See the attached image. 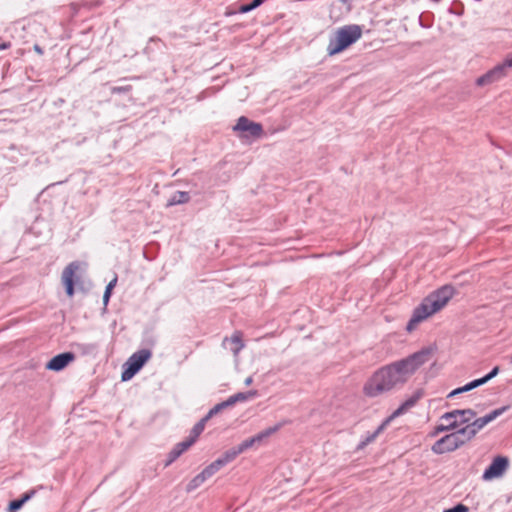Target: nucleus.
I'll return each instance as SVG.
<instances>
[{
    "label": "nucleus",
    "mask_w": 512,
    "mask_h": 512,
    "mask_svg": "<svg viewBox=\"0 0 512 512\" xmlns=\"http://www.w3.org/2000/svg\"><path fill=\"white\" fill-rule=\"evenodd\" d=\"M75 355L72 352H64L52 357L45 365L49 371L59 372L72 363Z\"/></svg>",
    "instance_id": "15"
},
{
    "label": "nucleus",
    "mask_w": 512,
    "mask_h": 512,
    "mask_svg": "<svg viewBox=\"0 0 512 512\" xmlns=\"http://www.w3.org/2000/svg\"><path fill=\"white\" fill-rule=\"evenodd\" d=\"M468 441L470 440L463 438V436L453 432L436 441L433 444L431 450L435 454H444L456 450Z\"/></svg>",
    "instance_id": "6"
},
{
    "label": "nucleus",
    "mask_w": 512,
    "mask_h": 512,
    "mask_svg": "<svg viewBox=\"0 0 512 512\" xmlns=\"http://www.w3.org/2000/svg\"><path fill=\"white\" fill-rule=\"evenodd\" d=\"M222 466L220 462L217 460L211 462L207 465L201 472H199L196 476H194L186 486L187 492H192L198 489L201 485H203L209 478H211L215 473H217Z\"/></svg>",
    "instance_id": "10"
},
{
    "label": "nucleus",
    "mask_w": 512,
    "mask_h": 512,
    "mask_svg": "<svg viewBox=\"0 0 512 512\" xmlns=\"http://www.w3.org/2000/svg\"><path fill=\"white\" fill-rule=\"evenodd\" d=\"M362 37V28L359 25H345L335 29L329 36L326 46L328 56H335L351 45L356 43Z\"/></svg>",
    "instance_id": "2"
},
{
    "label": "nucleus",
    "mask_w": 512,
    "mask_h": 512,
    "mask_svg": "<svg viewBox=\"0 0 512 512\" xmlns=\"http://www.w3.org/2000/svg\"><path fill=\"white\" fill-rule=\"evenodd\" d=\"M378 436L375 432L369 433L359 444L358 449L361 450L366 447L368 444L374 442Z\"/></svg>",
    "instance_id": "27"
},
{
    "label": "nucleus",
    "mask_w": 512,
    "mask_h": 512,
    "mask_svg": "<svg viewBox=\"0 0 512 512\" xmlns=\"http://www.w3.org/2000/svg\"><path fill=\"white\" fill-rule=\"evenodd\" d=\"M226 407H228V405L226 404V401H223V402L215 405L212 409L209 410V412L205 416L206 419L209 420L213 415L217 414L218 412H220L222 409H224Z\"/></svg>",
    "instance_id": "28"
},
{
    "label": "nucleus",
    "mask_w": 512,
    "mask_h": 512,
    "mask_svg": "<svg viewBox=\"0 0 512 512\" xmlns=\"http://www.w3.org/2000/svg\"><path fill=\"white\" fill-rule=\"evenodd\" d=\"M240 453L242 452L240 451L239 447H236L230 451L225 452L221 457H219L216 460L220 462V465L222 467H224L226 464L235 459Z\"/></svg>",
    "instance_id": "20"
},
{
    "label": "nucleus",
    "mask_w": 512,
    "mask_h": 512,
    "mask_svg": "<svg viewBox=\"0 0 512 512\" xmlns=\"http://www.w3.org/2000/svg\"><path fill=\"white\" fill-rule=\"evenodd\" d=\"M434 347L423 348L405 358L377 368L365 381L362 393L374 399L403 385L428 361Z\"/></svg>",
    "instance_id": "1"
},
{
    "label": "nucleus",
    "mask_w": 512,
    "mask_h": 512,
    "mask_svg": "<svg viewBox=\"0 0 512 512\" xmlns=\"http://www.w3.org/2000/svg\"><path fill=\"white\" fill-rule=\"evenodd\" d=\"M262 2H263V0H253L252 3H250V4L242 5L239 8V12L247 13V12L257 8L258 6H260L262 4Z\"/></svg>",
    "instance_id": "26"
},
{
    "label": "nucleus",
    "mask_w": 512,
    "mask_h": 512,
    "mask_svg": "<svg viewBox=\"0 0 512 512\" xmlns=\"http://www.w3.org/2000/svg\"><path fill=\"white\" fill-rule=\"evenodd\" d=\"M194 439L193 438H188L186 439L185 441H182L180 443H178L169 453L168 455V463L167 464H170L172 463L173 461H175L184 451H186L193 443H194Z\"/></svg>",
    "instance_id": "17"
},
{
    "label": "nucleus",
    "mask_w": 512,
    "mask_h": 512,
    "mask_svg": "<svg viewBox=\"0 0 512 512\" xmlns=\"http://www.w3.org/2000/svg\"><path fill=\"white\" fill-rule=\"evenodd\" d=\"M34 491L24 494L20 499L11 501L8 506V512H16L19 510L28 500L32 498Z\"/></svg>",
    "instance_id": "19"
},
{
    "label": "nucleus",
    "mask_w": 512,
    "mask_h": 512,
    "mask_svg": "<svg viewBox=\"0 0 512 512\" xmlns=\"http://www.w3.org/2000/svg\"><path fill=\"white\" fill-rule=\"evenodd\" d=\"M208 421V419H206V417H204L203 419H201L192 429L191 431V435H190V438H193L194 441H196V439L198 438V436L202 433V431L204 430V427H205V424L206 422Z\"/></svg>",
    "instance_id": "23"
},
{
    "label": "nucleus",
    "mask_w": 512,
    "mask_h": 512,
    "mask_svg": "<svg viewBox=\"0 0 512 512\" xmlns=\"http://www.w3.org/2000/svg\"><path fill=\"white\" fill-rule=\"evenodd\" d=\"M499 372V367H494L492 369V371L490 373H488L487 375H485L484 377L482 378H479V379H475L467 384H465L464 386L462 387H459V388H456L454 390H452L449 394H448V398H452L458 394H461V393H465V392H469L479 386H482L484 384H486L488 381H490L492 378H494Z\"/></svg>",
    "instance_id": "14"
},
{
    "label": "nucleus",
    "mask_w": 512,
    "mask_h": 512,
    "mask_svg": "<svg viewBox=\"0 0 512 512\" xmlns=\"http://www.w3.org/2000/svg\"><path fill=\"white\" fill-rule=\"evenodd\" d=\"M508 468V459L503 456H498L493 459L492 463L483 473L484 481H491L500 478L504 475Z\"/></svg>",
    "instance_id": "12"
},
{
    "label": "nucleus",
    "mask_w": 512,
    "mask_h": 512,
    "mask_svg": "<svg viewBox=\"0 0 512 512\" xmlns=\"http://www.w3.org/2000/svg\"><path fill=\"white\" fill-rule=\"evenodd\" d=\"M455 294L452 286L445 285L427 296L424 300L427 302L432 312L437 313L443 309Z\"/></svg>",
    "instance_id": "5"
},
{
    "label": "nucleus",
    "mask_w": 512,
    "mask_h": 512,
    "mask_svg": "<svg viewBox=\"0 0 512 512\" xmlns=\"http://www.w3.org/2000/svg\"><path fill=\"white\" fill-rule=\"evenodd\" d=\"M116 283H117V277L114 276L113 279L107 284L105 290L112 293V290L115 287Z\"/></svg>",
    "instance_id": "32"
},
{
    "label": "nucleus",
    "mask_w": 512,
    "mask_h": 512,
    "mask_svg": "<svg viewBox=\"0 0 512 512\" xmlns=\"http://www.w3.org/2000/svg\"><path fill=\"white\" fill-rule=\"evenodd\" d=\"M8 47H9V44L8 43H4V44L0 45V50L6 49Z\"/></svg>",
    "instance_id": "36"
},
{
    "label": "nucleus",
    "mask_w": 512,
    "mask_h": 512,
    "mask_svg": "<svg viewBox=\"0 0 512 512\" xmlns=\"http://www.w3.org/2000/svg\"><path fill=\"white\" fill-rule=\"evenodd\" d=\"M233 131L239 133L242 138H259L262 134V126L242 116L238 118L236 124L233 126Z\"/></svg>",
    "instance_id": "9"
},
{
    "label": "nucleus",
    "mask_w": 512,
    "mask_h": 512,
    "mask_svg": "<svg viewBox=\"0 0 512 512\" xmlns=\"http://www.w3.org/2000/svg\"><path fill=\"white\" fill-rule=\"evenodd\" d=\"M274 477H283L284 481L287 483H296L300 485L305 484L309 479L308 473L305 472L301 475H298L297 473L293 472V469L291 467L277 469L274 473Z\"/></svg>",
    "instance_id": "16"
},
{
    "label": "nucleus",
    "mask_w": 512,
    "mask_h": 512,
    "mask_svg": "<svg viewBox=\"0 0 512 512\" xmlns=\"http://www.w3.org/2000/svg\"><path fill=\"white\" fill-rule=\"evenodd\" d=\"M510 66H507V62L504 60L501 64L496 65L485 74L481 75L476 79V85L486 86L494 82H497L507 75Z\"/></svg>",
    "instance_id": "11"
},
{
    "label": "nucleus",
    "mask_w": 512,
    "mask_h": 512,
    "mask_svg": "<svg viewBox=\"0 0 512 512\" xmlns=\"http://www.w3.org/2000/svg\"><path fill=\"white\" fill-rule=\"evenodd\" d=\"M254 445H257L254 438L253 437H250L244 441H242L238 447L240 449L241 452H244L245 450L253 447Z\"/></svg>",
    "instance_id": "29"
},
{
    "label": "nucleus",
    "mask_w": 512,
    "mask_h": 512,
    "mask_svg": "<svg viewBox=\"0 0 512 512\" xmlns=\"http://www.w3.org/2000/svg\"><path fill=\"white\" fill-rule=\"evenodd\" d=\"M417 398H410L404 401L399 405L397 409H395L387 418L392 422L397 417L403 415L408 409L413 407L416 404Z\"/></svg>",
    "instance_id": "18"
},
{
    "label": "nucleus",
    "mask_w": 512,
    "mask_h": 512,
    "mask_svg": "<svg viewBox=\"0 0 512 512\" xmlns=\"http://www.w3.org/2000/svg\"><path fill=\"white\" fill-rule=\"evenodd\" d=\"M244 383H245V385H247V386H248V385H250V384L252 383V377H248V378H246V379H245V381H244Z\"/></svg>",
    "instance_id": "34"
},
{
    "label": "nucleus",
    "mask_w": 512,
    "mask_h": 512,
    "mask_svg": "<svg viewBox=\"0 0 512 512\" xmlns=\"http://www.w3.org/2000/svg\"><path fill=\"white\" fill-rule=\"evenodd\" d=\"M85 265L81 262L74 261L68 264L62 272V282L65 286L66 294L69 297L74 295V283L80 281L81 273Z\"/></svg>",
    "instance_id": "4"
},
{
    "label": "nucleus",
    "mask_w": 512,
    "mask_h": 512,
    "mask_svg": "<svg viewBox=\"0 0 512 512\" xmlns=\"http://www.w3.org/2000/svg\"><path fill=\"white\" fill-rule=\"evenodd\" d=\"M110 296H111V292L105 290L104 294H103V304L105 306L108 304Z\"/></svg>",
    "instance_id": "33"
},
{
    "label": "nucleus",
    "mask_w": 512,
    "mask_h": 512,
    "mask_svg": "<svg viewBox=\"0 0 512 512\" xmlns=\"http://www.w3.org/2000/svg\"><path fill=\"white\" fill-rule=\"evenodd\" d=\"M277 429L276 428H268L264 431L259 432L258 434L252 436L256 442V444H261L265 439H267L270 435H272Z\"/></svg>",
    "instance_id": "24"
},
{
    "label": "nucleus",
    "mask_w": 512,
    "mask_h": 512,
    "mask_svg": "<svg viewBox=\"0 0 512 512\" xmlns=\"http://www.w3.org/2000/svg\"><path fill=\"white\" fill-rule=\"evenodd\" d=\"M189 200V194L187 192L179 191L175 193L169 200V205L185 203Z\"/></svg>",
    "instance_id": "22"
},
{
    "label": "nucleus",
    "mask_w": 512,
    "mask_h": 512,
    "mask_svg": "<svg viewBox=\"0 0 512 512\" xmlns=\"http://www.w3.org/2000/svg\"><path fill=\"white\" fill-rule=\"evenodd\" d=\"M233 347H232V351L234 353L235 356L238 355V353L243 349L244 347V343L242 342V340L240 339L239 336L237 335H233L230 339Z\"/></svg>",
    "instance_id": "25"
},
{
    "label": "nucleus",
    "mask_w": 512,
    "mask_h": 512,
    "mask_svg": "<svg viewBox=\"0 0 512 512\" xmlns=\"http://www.w3.org/2000/svg\"><path fill=\"white\" fill-rule=\"evenodd\" d=\"M150 358V352L147 350H141L131 355L126 363L121 375L122 381L130 380Z\"/></svg>",
    "instance_id": "7"
},
{
    "label": "nucleus",
    "mask_w": 512,
    "mask_h": 512,
    "mask_svg": "<svg viewBox=\"0 0 512 512\" xmlns=\"http://www.w3.org/2000/svg\"><path fill=\"white\" fill-rule=\"evenodd\" d=\"M434 314L435 313L432 312V309L429 307L427 302L423 300L422 303L414 309L411 319L407 323L406 330L408 332H412L416 329L418 324L425 321Z\"/></svg>",
    "instance_id": "13"
},
{
    "label": "nucleus",
    "mask_w": 512,
    "mask_h": 512,
    "mask_svg": "<svg viewBox=\"0 0 512 512\" xmlns=\"http://www.w3.org/2000/svg\"><path fill=\"white\" fill-rule=\"evenodd\" d=\"M507 410V407H500L498 409H495L486 415L474 418L469 426L464 429V434H466L468 437H472V439L477 435V433L482 430L486 425L494 421L496 418L501 416L505 411Z\"/></svg>",
    "instance_id": "8"
},
{
    "label": "nucleus",
    "mask_w": 512,
    "mask_h": 512,
    "mask_svg": "<svg viewBox=\"0 0 512 512\" xmlns=\"http://www.w3.org/2000/svg\"><path fill=\"white\" fill-rule=\"evenodd\" d=\"M443 512H469V508L466 505L459 503L454 507L443 510Z\"/></svg>",
    "instance_id": "30"
},
{
    "label": "nucleus",
    "mask_w": 512,
    "mask_h": 512,
    "mask_svg": "<svg viewBox=\"0 0 512 512\" xmlns=\"http://www.w3.org/2000/svg\"><path fill=\"white\" fill-rule=\"evenodd\" d=\"M390 423V419L386 417L374 431L375 434L379 436L390 425Z\"/></svg>",
    "instance_id": "31"
},
{
    "label": "nucleus",
    "mask_w": 512,
    "mask_h": 512,
    "mask_svg": "<svg viewBox=\"0 0 512 512\" xmlns=\"http://www.w3.org/2000/svg\"><path fill=\"white\" fill-rule=\"evenodd\" d=\"M256 395L255 391H250L248 393H237L233 396H230L226 401V404L229 406L234 405L237 402L245 401L250 397H253Z\"/></svg>",
    "instance_id": "21"
},
{
    "label": "nucleus",
    "mask_w": 512,
    "mask_h": 512,
    "mask_svg": "<svg viewBox=\"0 0 512 512\" xmlns=\"http://www.w3.org/2000/svg\"><path fill=\"white\" fill-rule=\"evenodd\" d=\"M34 50H35L38 54H42V50H41V48H40L38 45H35V46H34Z\"/></svg>",
    "instance_id": "35"
},
{
    "label": "nucleus",
    "mask_w": 512,
    "mask_h": 512,
    "mask_svg": "<svg viewBox=\"0 0 512 512\" xmlns=\"http://www.w3.org/2000/svg\"><path fill=\"white\" fill-rule=\"evenodd\" d=\"M475 416L476 413L472 409L454 410L445 413L441 416L440 423L435 427L432 436H436L444 431L455 430V433L471 440L472 437H468L463 432L471 424Z\"/></svg>",
    "instance_id": "3"
}]
</instances>
